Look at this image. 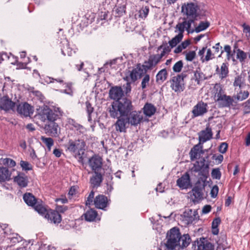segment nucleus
<instances>
[{"instance_id":"nucleus-12","label":"nucleus","mask_w":250,"mask_h":250,"mask_svg":"<svg viewBox=\"0 0 250 250\" xmlns=\"http://www.w3.org/2000/svg\"><path fill=\"white\" fill-rule=\"evenodd\" d=\"M208 112V104L200 101L193 106L192 110V118L203 116Z\"/></svg>"},{"instance_id":"nucleus-54","label":"nucleus","mask_w":250,"mask_h":250,"mask_svg":"<svg viewBox=\"0 0 250 250\" xmlns=\"http://www.w3.org/2000/svg\"><path fill=\"white\" fill-rule=\"evenodd\" d=\"M149 11L148 7H143L139 11V16L142 18H145L147 16Z\"/></svg>"},{"instance_id":"nucleus-61","label":"nucleus","mask_w":250,"mask_h":250,"mask_svg":"<svg viewBox=\"0 0 250 250\" xmlns=\"http://www.w3.org/2000/svg\"><path fill=\"white\" fill-rule=\"evenodd\" d=\"M228 147V145L226 143H222L219 146V151L220 153L224 154L226 153Z\"/></svg>"},{"instance_id":"nucleus-19","label":"nucleus","mask_w":250,"mask_h":250,"mask_svg":"<svg viewBox=\"0 0 250 250\" xmlns=\"http://www.w3.org/2000/svg\"><path fill=\"white\" fill-rule=\"evenodd\" d=\"M90 178V183L94 188L100 187L103 181L104 171L94 172Z\"/></svg>"},{"instance_id":"nucleus-23","label":"nucleus","mask_w":250,"mask_h":250,"mask_svg":"<svg viewBox=\"0 0 250 250\" xmlns=\"http://www.w3.org/2000/svg\"><path fill=\"white\" fill-rule=\"evenodd\" d=\"M123 95V90L120 86H113L109 91V97L113 100L120 101Z\"/></svg>"},{"instance_id":"nucleus-33","label":"nucleus","mask_w":250,"mask_h":250,"mask_svg":"<svg viewBox=\"0 0 250 250\" xmlns=\"http://www.w3.org/2000/svg\"><path fill=\"white\" fill-rule=\"evenodd\" d=\"M128 73L129 74L125 77L123 79L126 82H130L134 83L138 79L139 76V72L137 71V69L133 68L131 71H128Z\"/></svg>"},{"instance_id":"nucleus-2","label":"nucleus","mask_w":250,"mask_h":250,"mask_svg":"<svg viewBox=\"0 0 250 250\" xmlns=\"http://www.w3.org/2000/svg\"><path fill=\"white\" fill-rule=\"evenodd\" d=\"M133 109L131 101L126 98L113 102L109 107L110 116L114 119L125 117Z\"/></svg>"},{"instance_id":"nucleus-58","label":"nucleus","mask_w":250,"mask_h":250,"mask_svg":"<svg viewBox=\"0 0 250 250\" xmlns=\"http://www.w3.org/2000/svg\"><path fill=\"white\" fill-rule=\"evenodd\" d=\"M214 54L212 53L211 49L210 48L208 49L205 58L204 59V60H202V62H204L205 61L208 62L210 60H212L214 58Z\"/></svg>"},{"instance_id":"nucleus-15","label":"nucleus","mask_w":250,"mask_h":250,"mask_svg":"<svg viewBox=\"0 0 250 250\" xmlns=\"http://www.w3.org/2000/svg\"><path fill=\"white\" fill-rule=\"evenodd\" d=\"M16 103L13 102L8 96H4L1 98L0 108L5 111H14Z\"/></svg>"},{"instance_id":"nucleus-7","label":"nucleus","mask_w":250,"mask_h":250,"mask_svg":"<svg viewBox=\"0 0 250 250\" xmlns=\"http://www.w3.org/2000/svg\"><path fill=\"white\" fill-rule=\"evenodd\" d=\"M191 21H183L178 23L175 26V32L178 34L169 41L168 43L171 48L175 47L183 39L185 30L188 32V29L190 27Z\"/></svg>"},{"instance_id":"nucleus-26","label":"nucleus","mask_w":250,"mask_h":250,"mask_svg":"<svg viewBox=\"0 0 250 250\" xmlns=\"http://www.w3.org/2000/svg\"><path fill=\"white\" fill-rule=\"evenodd\" d=\"M14 181L21 188L26 187L28 183L27 177L21 173H19L14 178Z\"/></svg>"},{"instance_id":"nucleus-42","label":"nucleus","mask_w":250,"mask_h":250,"mask_svg":"<svg viewBox=\"0 0 250 250\" xmlns=\"http://www.w3.org/2000/svg\"><path fill=\"white\" fill-rule=\"evenodd\" d=\"M41 140L43 142L47 148V150L50 151L51 147L54 145V140L50 137H45L44 136H42L41 138Z\"/></svg>"},{"instance_id":"nucleus-49","label":"nucleus","mask_w":250,"mask_h":250,"mask_svg":"<svg viewBox=\"0 0 250 250\" xmlns=\"http://www.w3.org/2000/svg\"><path fill=\"white\" fill-rule=\"evenodd\" d=\"M150 81V76L148 74H145L141 82V87L143 89L146 88L148 85Z\"/></svg>"},{"instance_id":"nucleus-39","label":"nucleus","mask_w":250,"mask_h":250,"mask_svg":"<svg viewBox=\"0 0 250 250\" xmlns=\"http://www.w3.org/2000/svg\"><path fill=\"white\" fill-rule=\"evenodd\" d=\"M247 57V53L239 48L236 49V58L241 63H243L245 62Z\"/></svg>"},{"instance_id":"nucleus-25","label":"nucleus","mask_w":250,"mask_h":250,"mask_svg":"<svg viewBox=\"0 0 250 250\" xmlns=\"http://www.w3.org/2000/svg\"><path fill=\"white\" fill-rule=\"evenodd\" d=\"M202 146L200 144L195 145L190 150L189 156L191 161H193L197 158H201L200 155L203 154Z\"/></svg>"},{"instance_id":"nucleus-1","label":"nucleus","mask_w":250,"mask_h":250,"mask_svg":"<svg viewBox=\"0 0 250 250\" xmlns=\"http://www.w3.org/2000/svg\"><path fill=\"white\" fill-rule=\"evenodd\" d=\"M166 246L169 250L184 249L190 243L191 239L188 234L181 235L179 229L174 227L167 233Z\"/></svg>"},{"instance_id":"nucleus-46","label":"nucleus","mask_w":250,"mask_h":250,"mask_svg":"<svg viewBox=\"0 0 250 250\" xmlns=\"http://www.w3.org/2000/svg\"><path fill=\"white\" fill-rule=\"evenodd\" d=\"M62 53L64 55H68L71 56L75 51L70 47L69 45L67 43L66 46H64L63 48L61 49Z\"/></svg>"},{"instance_id":"nucleus-20","label":"nucleus","mask_w":250,"mask_h":250,"mask_svg":"<svg viewBox=\"0 0 250 250\" xmlns=\"http://www.w3.org/2000/svg\"><path fill=\"white\" fill-rule=\"evenodd\" d=\"M183 216L185 220L190 223H192L195 220L198 219L199 217L197 210L195 209L192 210V209L190 208L186 209L183 212Z\"/></svg>"},{"instance_id":"nucleus-45","label":"nucleus","mask_w":250,"mask_h":250,"mask_svg":"<svg viewBox=\"0 0 250 250\" xmlns=\"http://www.w3.org/2000/svg\"><path fill=\"white\" fill-rule=\"evenodd\" d=\"M170 46H168L167 43H165V44H162L159 46L158 47L157 51L163 49L162 52L160 54V56L163 57L166 54H168L171 51V47Z\"/></svg>"},{"instance_id":"nucleus-38","label":"nucleus","mask_w":250,"mask_h":250,"mask_svg":"<svg viewBox=\"0 0 250 250\" xmlns=\"http://www.w3.org/2000/svg\"><path fill=\"white\" fill-rule=\"evenodd\" d=\"M162 57L159 54H153L150 55L148 57V60L150 62L151 64L154 67L157 64L161 62Z\"/></svg>"},{"instance_id":"nucleus-44","label":"nucleus","mask_w":250,"mask_h":250,"mask_svg":"<svg viewBox=\"0 0 250 250\" xmlns=\"http://www.w3.org/2000/svg\"><path fill=\"white\" fill-rule=\"evenodd\" d=\"M249 96V92L248 91L241 90L236 96L234 97V99L238 101H242L246 99Z\"/></svg>"},{"instance_id":"nucleus-52","label":"nucleus","mask_w":250,"mask_h":250,"mask_svg":"<svg viewBox=\"0 0 250 250\" xmlns=\"http://www.w3.org/2000/svg\"><path fill=\"white\" fill-rule=\"evenodd\" d=\"M72 125L75 128V129L79 131L80 133H84L86 130L85 128L80 124L75 122L74 120H72Z\"/></svg>"},{"instance_id":"nucleus-29","label":"nucleus","mask_w":250,"mask_h":250,"mask_svg":"<svg viewBox=\"0 0 250 250\" xmlns=\"http://www.w3.org/2000/svg\"><path fill=\"white\" fill-rule=\"evenodd\" d=\"M29 206H31L32 208L35 209L39 214L45 217L46 213H47V206H44L43 204H27Z\"/></svg>"},{"instance_id":"nucleus-34","label":"nucleus","mask_w":250,"mask_h":250,"mask_svg":"<svg viewBox=\"0 0 250 250\" xmlns=\"http://www.w3.org/2000/svg\"><path fill=\"white\" fill-rule=\"evenodd\" d=\"M83 215L86 221L92 222L95 220L98 216V213L95 210L90 209L87 210Z\"/></svg>"},{"instance_id":"nucleus-22","label":"nucleus","mask_w":250,"mask_h":250,"mask_svg":"<svg viewBox=\"0 0 250 250\" xmlns=\"http://www.w3.org/2000/svg\"><path fill=\"white\" fill-rule=\"evenodd\" d=\"M197 250H214V245L205 238L197 241Z\"/></svg>"},{"instance_id":"nucleus-21","label":"nucleus","mask_w":250,"mask_h":250,"mask_svg":"<svg viewBox=\"0 0 250 250\" xmlns=\"http://www.w3.org/2000/svg\"><path fill=\"white\" fill-rule=\"evenodd\" d=\"M219 107H230L231 106H235V104H233L234 102V98L231 97L230 96L225 95L223 96V97L217 102Z\"/></svg>"},{"instance_id":"nucleus-9","label":"nucleus","mask_w":250,"mask_h":250,"mask_svg":"<svg viewBox=\"0 0 250 250\" xmlns=\"http://www.w3.org/2000/svg\"><path fill=\"white\" fill-rule=\"evenodd\" d=\"M204 188L203 185L200 183H196L191 191L188 193L191 201L194 203L202 201L204 198L203 192Z\"/></svg>"},{"instance_id":"nucleus-28","label":"nucleus","mask_w":250,"mask_h":250,"mask_svg":"<svg viewBox=\"0 0 250 250\" xmlns=\"http://www.w3.org/2000/svg\"><path fill=\"white\" fill-rule=\"evenodd\" d=\"M118 120L115 124L116 130L120 132H125L126 131V125L128 122L126 119L124 117H120L117 118Z\"/></svg>"},{"instance_id":"nucleus-36","label":"nucleus","mask_w":250,"mask_h":250,"mask_svg":"<svg viewBox=\"0 0 250 250\" xmlns=\"http://www.w3.org/2000/svg\"><path fill=\"white\" fill-rule=\"evenodd\" d=\"M214 91L215 93V97L216 98V102L219 101L221 98L223 97L225 94H224V92L219 84H216L214 87Z\"/></svg>"},{"instance_id":"nucleus-5","label":"nucleus","mask_w":250,"mask_h":250,"mask_svg":"<svg viewBox=\"0 0 250 250\" xmlns=\"http://www.w3.org/2000/svg\"><path fill=\"white\" fill-rule=\"evenodd\" d=\"M209 156L199 158L194 164L192 169L195 172H198L199 176L206 180L208 176L210 162L208 160Z\"/></svg>"},{"instance_id":"nucleus-32","label":"nucleus","mask_w":250,"mask_h":250,"mask_svg":"<svg viewBox=\"0 0 250 250\" xmlns=\"http://www.w3.org/2000/svg\"><path fill=\"white\" fill-rule=\"evenodd\" d=\"M245 75L241 74L235 77L233 85L234 87H239V89L243 88L245 86ZM236 89V88H235Z\"/></svg>"},{"instance_id":"nucleus-27","label":"nucleus","mask_w":250,"mask_h":250,"mask_svg":"<svg viewBox=\"0 0 250 250\" xmlns=\"http://www.w3.org/2000/svg\"><path fill=\"white\" fill-rule=\"evenodd\" d=\"M210 25V23L208 21H201L199 25L195 28V29H191V27H189L188 29V33H193L195 32L198 33L202 31H204L207 29Z\"/></svg>"},{"instance_id":"nucleus-60","label":"nucleus","mask_w":250,"mask_h":250,"mask_svg":"<svg viewBox=\"0 0 250 250\" xmlns=\"http://www.w3.org/2000/svg\"><path fill=\"white\" fill-rule=\"evenodd\" d=\"M135 69H137V71L139 72V77L140 78L143 75H145V74H147L146 72L147 71H145V69L144 67H142V65H141L140 63H139L137 65L136 68Z\"/></svg>"},{"instance_id":"nucleus-62","label":"nucleus","mask_w":250,"mask_h":250,"mask_svg":"<svg viewBox=\"0 0 250 250\" xmlns=\"http://www.w3.org/2000/svg\"><path fill=\"white\" fill-rule=\"evenodd\" d=\"M218 191L219 188L217 185L213 186L210 191L211 197L212 198H215L218 193Z\"/></svg>"},{"instance_id":"nucleus-11","label":"nucleus","mask_w":250,"mask_h":250,"mask_svg":"<svg viewBox=\"0 0 250 250\" xmlns=\"http://www.w3.org/2000/svg\"><path fill=\"white\" fill-rule=\"evenodd\" d=\"M125 117L128 124L133 126H136L140 124L143 119V116L141 111L133 110V109Z\"/></svg>"},{"instance_id":"nucleus-6","label":"nucleus","mask_w":250,"mask_h":250,"mask_svg":"<svg viewBox=\"0 0 250 250\" xmlns=\"http://www.w3.org/2000/svg\"><path fill=\"white\" fill-rule=\"evenodd\" d=\"M199 7L196 3L188 2L184 3L182 6V12L187 16V18H184L183 21H191L190 27L192 23H194L198 15L197 11Z\"/></svg>"},{"instance_id":"nucleus-18","label":"nucleus","mask_w":250,"mask_h":250,"mask_svg":"<svg viewBox=\"0 0 250 250\" xmlns=\"http://www.w3.org/2000/svg\"><path fill=\"white\" fill-rule=\"evenodd\" d=\"M58 124L56 123V121L47 122L44 127L46 133L54 137H56L58 135Z\"/></svg>"},{"instance_id":"nucleus-47","label":"nucleus","mask_w":250,"mask_h":250,"mask_svg":"<svg viewBox=\"0 0 250 250\" xmlns=\"http://www.w3.org/2000/svg\"><path fill=\"white\" fill-rule=\"evenodd\" d=\"M86 110L88 114V120L90 122L92 120L91 114L93 112L94 108L92 106L91 104L89 102L86 101L85 102Z\"/></svg>"},{"instance_id":"nucleus-53","label":"nucleus","mask_w":250,"mask_h":250,"mask_svg":"<svg viewBox=\"0 0 250 250\" xmlns=\"http://www.w3.org/2000/svg\"><path fill=\"white\" fill-rule=\"evenodd\" d=\"M183 67L182 61L180 60L176 62L173 66V70L176 73L180 72Z\"/></svg>"},{"instance_id":"nucleus-59","label":"nucleus","mask_w":250,"mask_h":250,"mask_svg":"<svg viewBox=\"0 0 250 250\" xmlns=\"http://www.w3.org/2000/svg\"><path fill=\"white\" fill-rule=\"evenodd\" d=\"M142 67L144 68L145 70V71H148L154 68L148 59L147 61L144 62V63L142 64Z\"/></svg>"},{"instance_id":"nucleus-35","label":"nucleus","mask_w":250,"mask_h":250,"mask_svg":"<svg viewBox=\"0 0 250 250\" xmlns=\"http://www.w3.org/2000/svg\"><path fill=\"white\" fill-rule=\"evenodd\" d=\"M23 199L25 203H40L33 194L29 192L23 194Z\"/></svg>"},{"instance_id":"nucleus-4","label":"nucleus","mask_w":250,"mask_h":250,"mask_svg":"<svg viewBox=\"0 0 250 250\" xmlns=\"http://www.w3.org/2000/svg\"><path fill=\"white\" fill-rule=\"evenodd\" d=\"M86 144L83 140H69L68 143L64 146L66 150L75 153L79 157V161L83 160V155L85 150Z\"/></svg>"},{"instance_id":"nucleus-51","label":"nucleus","mask_w":250,"mask_h":250,"mask_svg":"<svg viewBox=\"0 0 250 250\" xmlns=\"http://www.w3.org/2000/svg\"><path fill=\"white\" fill-rule=\"evenodd\" d=\"M31 94L34 96V98H36L40 102H42L43 101L44 96L40 91L38 90H33L31 92Z\"/></svg>"},{"instance_id":"nucleus-16","label":"nucleus","mask_w":250,"mask_h":250,"mask_svg":"<svg viewBox=\"0 0 250 250\" xmlns=\"http://www.w3.org/2000/svg\"><path fill=\"white\" fill-rule=\"evenodd\" d=\"M17 111L21 115L25 117H28L33 114L34 109L32 106L25 102L21 103L17 106Z\"/></svg>"},{"instance_id":"nucleus-8","label":"nucleus","mask_w":250,"mask_h":250,"mask_svg":"<svg viewBox=\"0 0 250 250\" xmlns=\"http://www.w3.org/2000/svg\"><path fill=\"white\" fill-rule=\"evenodd\" d=\"M187 75L185 72H182L176 76L173 77L169 81L170 87L177 93L183 92L185 89V83L184 79Z\"/></svg>"},{"instance_id":"nucleus-37","label":"nucleus","mask_w":250,"mask_h":250,"mask_svg":"<svg viewBox=\"0 0 250 250\" xmlns=\"http://www.w3.org/2000/svg\"><path fill=\"white\" fill-rule=\"evenodd\" d=\"M167 72L166 69L164 68L158 72L156 76V82L157 83H163L167 78Z\"/></svg>"},{"instance_id":"nucleus-31","label":"nucleus","mask_w":250,"mask_h":250,"mask_svg":"<svg viewBox=\"0 0 250 250\" xmlns=\"http://www.w3.org/2000/svg\"><path fill=\"white\" fill-rule=\"evenodd\" d=\"M11 172L8 168L4 167H0V182L9 181L11 179Z\"/></svg>"},{"instance_id":"nucleus-10","label":"nucleus","mask_w":250,"mask_h":250,"mask_svg":"<svg viewBox=\"0 0 250 250\" xmlns=\"http://www.w3.org/2000/svg\"><path fill=\"white\" fill-rule=\"evenodd\" d=\"M88 163L94 172L104 171L102 167L103 159L100 156L96 155H93L88 159Z\"/></svg>"},{"instance_id":"nucleus-30","label":"nucleus","mask_w":250,"mask_h":250,"mask_svg":"<svg viewBox=\"0 0 250 250\" xmlns=\"http://www.w3.org/2000/svg\"><path fill=\"white\" fill-rule=\"evenodd\" d=\"M143 110L146 116L150 117L156 112V108L152 104L146 103L144 105Z\"/></svg>"},{"instance_id":"nucleus-24","label":"nucleus","mask_w":250,"mask_h":250,"mask_svg":"<svg viewBox=\"0 0 250 250\" xmlns=\"http://www.w3.org/2000/svg\"><path fill=\"white\" fill-rule=\"evenodd\" d=\"M216 73L219 76V77L221 80L226 78L229 73V64L227 62H223L220 68L218 65H216Z\"/></svg>"},{"instance_id":"nucleus-48","label":"nucleus","mask_w":250,"mask_h":250,"mask_svg":"<svg viewBox=\"0 0 250 250\" xmlns=\"http://www.w3.org/2000/svg\"><path fill=\"white\" fill-rule=\"evenodd\" d=\"M108 201L106 196L104 195H99L96 197L93 203H108Z\"/></svg>"},{"instance_id":"nucleus-43","label":"nucleus","mask_w":250,"mask_h":250,"mask_svg":"<svg viewBox=\"0 0 250 250\" xmlns=\"http://www.w3.org/2000/svg\"><path fill=\"white\" fill-rule=\"evenodd\" d=\"M0 162L3 165L7 166L9 167H13L16 165V163L14 160L8 158L1 159Z\"/></svg>"},{"instance_id":"nucleus-57","label":"nucleus","mask_w":250,"mask_h":250,"mask_svg":"<svg viewBox=\"0 0 250 250\" xmlns=\"http://www.w3.org/2000/svg\"><path fill=\"white\" fill-rule=\"evenodd\" d=\"M12 237H8L11 242L13 243H16L21 242L22 241V237H21L17 233L13 234Z\"/></svg>"},{"instance_id":"nucleus-3","label":"nucleus","mask_w":250,"mask_h":250,"mask_svg":"<svg viewBox=\"0 0 250 250\" xmlns=\"http://www.w3.org/2000/svg\"><path fill=\"white\" fill-rule=\"evenodd\" d=\"M63 112L59 108H51L46 105L39 106L36 109L35 117L42 122L56 121L62 116Z\"/></svg>"},{"instance_id":"nucleus-14","label":"nucleus","mask_w":250,"mask_h":250,"mask_svg":"<svg viewBox=\"0 0 250 250\" xmlns=\"http://www.w3.org/2000/svg\"><path fill=\"white\" fill-rule=\"evenodd\" d=\"M213 133L209 124L206 125L205 129L201 130L198 133L199 144H203L210 140L212 138Z\"/></svg>"},{"instance_id":"nucleus-13","label":"nucleus","mask_w":250,"mask_h":250,"mask_svg":"<svg viewBox=\"0 0 250 250\" xmlns=\"http://www.w3.org/2000/svg\"><path fill=\"white\" fill-rule=\"evenodd\" d=\"M176 185L181 189H187L191 186V179L188 172H186L177 180Z\"/></svg>"},{"instance_id":"nucleus-50","label":"nucleus","mask_w":250,"mask_h":250,"mask_svg":"<svg viewBox=\"0 0 250 250\" xmlns=\"http://www.w3.org/2000/svg\"><path fill=\"white\" fill-rule=\"evenodd\" d=\"M184 53L185 54L186 60L187 61L191 62L195 58L196 52L194 51L184 52Z\"/></svg>"},{"instance_id":"nucleus-55","label":"nucleus","mask_w":250,"mask_h":250,"mask_svg":"<svg viewBox=\"0 0 250 250\" xmlns=\"http://www.w3.org/2000/svg\"><path fill=\"white\" fill-rule=\"evenodd\" d=\"M20 165L23 170L28 171L32 169V165L27 161L21 160L20 162Z\"/></svg>"},{"instance_id":"nucleus-40","label":"nucleus","mask_w":250,"mask_h":250,"mask_svg":"<svg viewBox=\"0 0 250 250\" xmlns=\"http://www.w3.org/2000/svg\"><path fill=\"white\" fill-rule=\"evenodd\" d=\"M125 5H122L117 6L113 10V12L115 13V16L117 17H121L123 16L125 13Z\"/></svg>"},{"instance_id":"nucleus-63","label":"nucleus","mask_w":250,"mask_h":250,"mask_svg":"<svg viewBox=\"0 0 250 250\" xmlns=\"http://www.w3.org/2000/svg\"><path fill=\"white\" fill-rule=\"evenodd\" d=\"M244 110L245 114L250 113V101L248 100L244 104Z\"/></svg>"},{"instance_id":"nucleus-56","label":"nucleus","mask_w":250,"mask_h":250,"mask_svg":"<svg viewBox=\"0 0 250 250\" xmlns=\"http://www.w3.org/2000/svg\"><path fill=\"white\" fill-rule=\"evenodd\" d=\"M211 177L213 179L219 180L221 177V173L219 168H213L211 172Z\"/></svg>"},{"instance_id":"nucleus-41","label":"nucleus","mask_w":250,"mask_h":250,"mask_svg":"<svg viewBox=\"0 0 250 250\" xmlns=\"http://www.w3.org/2000/svg\"><path fill=\"white\" fill-rule=\"evenodd\" d=\"M195 81L199 84L200 81L206 79L205 75L201 71L200 68L197 69L194 73Z\"/></svg>"},{"instance_id":"nucleus-64","label":"nucleus","mask_w":250,"mask_h":250,"mask_svg":"<svg viewBox=\"0 0 250 250\" xmlns=\"http://www.w3.org/2000/svg\"><path fill=\"white\" fill-rule=\"evenodd\" d=\"M242 27L243 28V32L246 34L249 33V36H250V26L246 23H244L242 25Z\"/></svg>"},{"instance_id":"nucleus-17","label":"nucleus","mask_w":250,"mask_h":250,"mask_svg":"<svg viewBox=\"0 0 250 250\" xmlns=\"http://www.w3.org/2000/svg\"><path fill=\"white\" fill-rule=\"evenodd\" d=\"M51 223L59 224L62 221V217L57 211L49 209L44 217Z\"/></svg>"}]
</instances>
